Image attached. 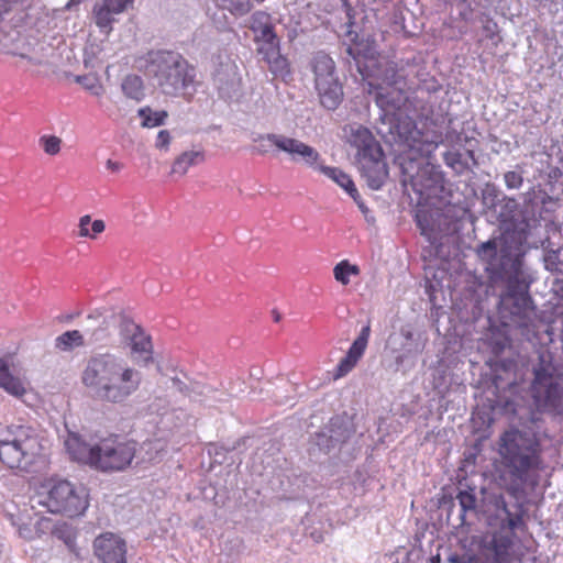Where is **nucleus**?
<instances>
[{"mask_svg": "<svg viewBox=\"0 0 563 563\" xmlns=\"http://www.w3.org/2000/svg\"><path fill=\"white\" fill-rule=\"evenodd\" d=\"M532 374L531 395L537 410L514 409L518 426L510 427L499 435L497 457L493 464L496 484L516 500L528 486L537 485L539 473L544 467L541 411L563 412L561 386L550 351L538 353Z\"/></svg>", "mask_w": 563, "mask_h": 563, "instance_id": "nucleus-1", "label": "nucleus"}, {"mask_svg": "<svg viewBox=\"0 0 563 563\" xmlns=\"http://www.w3.org/2000/svg\"><path fill=\"white\" fill-rule=\"evenodd\" d=\"M526 241L523 230L506 231L478 244L476 254L490 280L506 282L498 305L501 325L529 336L536 329V307L529 294L532 278L523 265Z\"/></svg>", "mask_w": 563, "mask_h": 563, "instance_id": "nucleus-2", "label": "nucleus"}, {"mask_svg": "<svg viewBox=\"0 0 563 563\" xmlns=\"http://www.w3.org/2000/svg\"><path fill=\"white\" fill-rule=\"evenodd\" d=\"M81 382L99 400L123 404L140 389L143 375L122 357L104 353L89 358Z\"/></svg>", "mask_w": 563, "mask_h": 563, "instance_id": "nucleus-3", "label": "nucleus"}, {"mask_svg": "<svg viewBox=\"0 0 563 563\" xmlns=\"http://www.w3.org/2000/svg\"><path fill=\"white\" fill-rule=\"evenodd\" d=\"M394 152V164L401 174V184L410 187L421 199L432 196L441 175L430 162V153L439 143H385Z\"/></svg>", "mask_w": 563, "mask_h": 563, "instance_id": "nucleus-4", "label": "nucleus"}, {"mask_svg": "<svg viewBox=\"0 0 563 563\" xmlns=\"http://www.w3.org/2000/svg\"><path fill=\"white\" fill-rule=\"evenodd\" d=\"M147 71L157 79L164 93L187 102L192 101L200 86L195 66L176 52H151Z\"/></svg>", "mask_w": 563, "mask_h": 563, "instance_id": "nucleus-5", "label": "nucleus"}, {"mask_svg": "<svg viewBox=\"0 0 563 563\" xmlns=\"http://www.w3.org/2000/svg\"><path fill=\"white\" fill-rule=\"evenodd\" d=\"M40 452V438L32 427L12 423L0 430V461L9 468L27 471Z\"/></svg>", "mask_w": 563, "mask_h": 563, "instance_id": "nucleus-6", "label": "nucleus"}, {"mask_svg": "<svg viewBox=\"0 0 563 563\" xmlns=\"http://www.w3.org/2000/svg\"><path fill=\"white\" fill-rule=\"evenodd\" d=\"M88 497V490L84 485H75L69 481L59 479L42 485L32 501L45 507L52 514H62L73 518L86 511L89 506Z\"/></svg>", "mask_w": 563, "mask_h": 563, "instance_id": "nucleus-7", "label": "nucleus"}, {"mask_svg": "<svg viewBox=\"0 0 563 563\" xmlns=\"http://www.w3.org/2000/svg\"><path fill=\"white\" fill-rule=\"evenodd\" d=\"M310 67L314 76V88L322 107L335 110L343 100V87L335 75V63L324 52H317Z\"/></svg>", "mask_w": 563, "mask_h": 563, "instance_id": "nucleus-8", "label": "nucleus"}, {"mask_svg": "<svg viewBox=\"0 0 563 563\" xmlns=\"http://www.w3.org/2000/svg\"><path fill=\"white\" fill-rule=\"evenodd\" d=\"M136 455V442L111 435L96 443L93 465L102 472H119L131 465Z\"/></svg>", "mask_w": 563, "mask_h": 563, "instance_id": "nucleus-9", "label": "nucleus"}, {"mask_svg": "<svg viewBox=\"0 0 563 563\" xmlns=\"http://www.w3.org/2000/svg\"><path fill=\"white\" fill-rule=\"evenodd\" d=\"M351 144L356 148L355 162L362 177L371 189H380L388 178L385 150L380 143Z\"/></svg>", "mask_w": 563, "mask_h": 563, "instance_id": "nucleus-10", "label": "nucleus"}, {"mask_svg": "<svg viewBox=\"0 0 563 563\" xmlns=\"http://www.w3.org/2000/svg\"><path fill=\"white\" fill-rule=\"evenodd\" d=\"M484 494L483 507L488 514V520L493 519L499 522L501 529L514 531L523 525V506L519 501L511 507L508 506L503 493L486 492ZM492 525V522H489Z\"/></svg>", "mask_w": 563, "mask_h": 563, "instance_id": "nucleus-11", "label": "nucleus"}, {"mask_svg": "<svg viewBox=\"0 0 563 563\" xmlns=\"http://www.w3.org/2000/svg\"><path fill=\"white\" fill-rule=\"evenodd\" d=\"M514 541L511 536L497 532L489 540H484L475 563H511Z\"/></svg>", "mask_w": 563, "mask_h": 563, "instance_id": "nucleus-12", "label": "nucleus"}, {"mask_svg": "<svg viewBox=\"0 0 563 563\" xmlns=\"http://www.w3.org/2000/svg\"><path fill=\"white\" fill-rule=\"evenodd\" d=\"M133 3L134 0H101L93 5L92 20L100 32L108 35L112 31L115 15L126 11Z\"/></svg>", "mask_w": 563, "mask_h": 563, "instance_id": "nucleus-13", "label": "nucleus"}, {"mask_svg": "<svg viewBox=\"0 0 563 563\" xmlns=\"http://www.w3.org/2000/svg\"><path fill=\"white\" fill-rule=\"evenodd\" d=\"M93 550L102 563H126V547L123 539L112 532H106L95 539Z\"/></svg>", "mask_w": 563, "mask_h": 563, "instance_id": "nucleus-14", "label": "nucleus"}, {"mask_svg": "<svg viewBox=\"0 0 563 563\" xmlns=\"http://www.w3.org/2000/svg\"><path fill=\"white\" fill-rule=\"evenodd\" d=\"M401 342L400 349L395 356L396 369L402 368L408 365L411 368L415 365V361L420 355L426 346L424 340L420 334L413 333L409 329H401L400 331Z\"/></svg>", "mask_w": 563, "mask_h": 563, "instance_id": "nucleus-15", "label": "nucleus"}, {"mask_svg": "<svg viewBox=\"0 0 563 563\" xmlns=\"http://www.w3.org/2000/svg\"><path fill=\"white\" fill-rule=\"evenodd\" d=\"M369 335L371 323L367 321V323L361 329L357 338L353 341L346 355L339 362L333 374L334 379L344 377L355 367L366 350Z\"/></svg>", "mask_w": 563, "mask_h": 563, "instance_id": "nucleus-16", "label": "nucleus"}, {"mask_svg": "<svg viewBox=\"0 0 563 563\" xmlns=\"http://www.w3.org/2000/svg\"><path fill=\"white\" fill-rule=\"evenodd\" d=\"M443 159L446 166L459 175L473 172L477 165L474 151L465 147L463 143H452L450 148L443 153Z\"/></svg>", "mask_w": 563, "mask_h": 563, "instance_id": "nucleus-17", "label": "nucleus"}, {"mask_svg": "<svg viewBox=\"0 0 563 563\" xmlns=\"http://www.w3.org/2000/svg\"><path fill=\"white\" fill-rule=\"evenodd\" d=\"M282 147V151L289 155L290 161L295 163H303L307 166L319 170L320 165H323L319 162L320 155L319 153L307 143H275Z\"/></svg>", "mask_w": 563, "mask_h": 563, "instance_id": "nucleus-18", "label": "nucleus"}, {"mask_svg": "<svg viewBox=\"0 0 563 563\" xmlns=\"http://www.w3.org/2000/svg\"><path fill=\"white\" fill-rule=\"evenodd\" d=\"M166 452V442L162 439L144 441L139 448L134 457L136 465L146 466L162 461Z\"/></svg>", "mask_w": 563, "mask_h": 563, "instance_id": "nucleus-19", "label": "nucleus"}, {"mask_svg": "<svg viewBox=\"0 0 563 563\" xmlns=\"http://www.w3.org/2000/svg\"><path fill=\"white\" fill-rule=\"evenodd\" d=\"M206 159L205 150L201 144H192L189 150L183 151L174 161L172 174L184 176L192 166L200 165Z\"/></svg>", "mask_w": 563, "mask_h": 563, "instance_id": "nucleus-20", "label": "nucleus"}, {"mask_svg": "<svg viewBox=\"0 0 563 563\" xmlns=\"http://www.w3.org/2000/svg\"><path fill=\"white\" fill-rule=\"evenodd\" d=\"M114 313L107 314L100 309L91 311L87 316V321H96V327H87L86 333L89 334V341L97 343L103 341L109 334L110 325L115 321Z\"/></svg>", "mask_w": 563, "mask_h": 563, "instance_id": "nucleus-21", "label": "nucleus"}, {"mask_svg": "<svg viewBox=\"0 0 563 563\" xmlns=\"http://www.w3.org/2000/svg\"><path fill=\"white\" fill-rule=\"evenodd\" d=\"M65 448L73 460L90 466L93 465L96 443L88 444L81 441L78 435L69 434L65 441Z\"/></svg>", "mask_w": 563, "mask_h": 563, "instance_id": "nucleus-22", "label": "nucleus"}, {"mask_svg": "<svg viewBox=\"0 0 563 563\" xmlns=\"http://www.w3.org/2000/svg\"><path fill=\"white\" fill-rule=\"evenodd\" d=\"M131 353L135 355V361L141 366H148L153 363V344L151 336L142 329L131 341L128 342Z\"/></svg>", "mask_w": 563, "mask_h": 563, "instance_id": "nucleus-23", "label": "nucleus"}, {"mask_svg": "<svg viewBox=\"0 0 563 563\" xmlns=\"http://www.w3.org/2000/svg\"><path fill=\"white\" fill-rule=\"evenodd\" d=\"M250 30L255 34L254 42L273 38L276 35L271 15L263 11H256L250 19Z\"/></svg>", "mask_w": 563, "mask_h": 563, "instance_id": "nucleus-24", "label": "nucleus"}, {"mask_svg": "<svg viewBox=\"0 0 563 563\" xmlns=\"http://www.w3.org/2000/svg\"><path fill=\"white\" fill-rule=\"evenodd\" d=\"M0 388L18 398L25 394V386L23 382L11 374L9 364L3 358H0Z\"/></svg>", "mask_w": 563, "mask_h": 563, "instance_id": "nucleus-25", "label": "nucleus"}, {"mask_svg": "<svg viewBox=\"0 0 563 563\" xmlns=\"http://www.w3.org/2000/svg\"><path fill=\"white\" fill-rule=\"evenodd\" d=\"M327 427L331 432L334 444L338 446L346 442L355 432L353 423L346 417H333L330 419Z\"/></svg>", "mask_w": 563, "mask_h": 563, "instance_id": "nucleus-26", "label": "nucleus"}, {"mask_svg": "<svg viewBox=\"0 0 563 563\" xmlns=\"http://www.w3.org/2000/svg\"><path fill=\"white\" fill-rule=\"evenodd\" d=\"M319 172L325 175L328 178L332 179L341 188H343L353 200H357V198H360V194L355 187L354 181L340 168L320 165Z\"/></svg>", "mask_w": 563, "mask_h": 563, "instance_id": "nucleus-27", "label": "nucleus"}, {"mask_svg": "<svg viewBox=\"0 0 563 563\" xmlns=\"http://www.w3.org/2000/svg\"><path fill=\"white\" fill-rule=\"evenodd\" d=\"M456 499L459 501V505L461 507L460 515H459V526H465L466 525V516L468 514L476 515L477 509V497L475 495V489H464L460 490L456 495Z\"/></svg>", "mask_w": 563, "mask_h": 563, "instance_id": "nucleus-28", "label": "nucleus"}, {"mask_svg": "<svg viewBox=\"0 0 563 563\" xmlns=\"http://www.w3.org/2000/svg\"><path fill=\"white\" fill-rule=\"evenodd\" d=\"M552 154L547 152L538 153L534 157H539L538 162L541 164V167H537L540 177H544L549 185H552L562 177L563 170L559 166H553L550 163Z\"/></svg>", "mask_w": 563, "mask_h": 563, "instance_id": "nucleus-29", "label": "nucleus"}, {"mask_svg": "<svg viewBox=\"0 0 563 563\" xmlns=\"http://www.w3.org/2000/svg\"><path fill=\"white\" fill-rule=\"evenodd\" d=\"M216 5L229 11L234 16H244L251 12L253 8L252 0H213Z\"/></svg>", "mask_w": 563, "mask_h": 563, "instance_id": "nucleus-30", "label": "nucleus"}, {"mask_svg": "<svg viewBox=\"0 0 563 563\" xmlns=\"http://www.w3.org/2000/svg\"><path fill=\"white\" fill-rule=\"evenodd\" d=\"M170 388L177 390L178 393L187 396L190 398V400L197 401L198 396H202L206 394V387L199 385L198 383H194L191 385H187L185 382H183L178 377H173L170 379ZM209 390V388H207Z\"/></svg>", "mask_w": 563, "mask_h": 563, "instance_id": "nucleus-31", "label": "nucleus"}, {"mask_svg": "<svg viewBox=\"0 0 563 563\" xmlns=\"http://www.w3.org/2000/svg\"><path fill=\"white\" fill-rule=\"evenodd\" d=\"M342 137L346 141H374L371 130L356 122L343 126Z\"/></svg>", "mask_w": 563, "mask_h": 563, "instance_id": "nucleus-32", "label": "nucleus"}, {"mask_svg": "<svg viewBox=\"0 0 563 563\" xmlns=\"http://www.w3.org/2000/svg\"><path fill=\"white\" fill-rule=\"evenodd\" d=\"M84 344V336L78 330L66 331L55 339V347L60 351H70Z\"/></svg>", "mask_w": 563, "mask_h": 563, "instance_id": "nucleus-33", "label": "nucleus"}, {"mask_svg": "<svg viewBox=\"0 0 563 563\" xmlns=\"http://www.w3.org/2000/svg\"><path fill=\"white\" fill-rule=\"evenodd\" d=\"M543 263L548 272L563 275V246L555 250H545Z\"/></svg>", "mask_w": 563, "mask_h": 563, "instance_id": "nucleus-34", "label": "nucleus"}, {"mask_svg": "<svg viewBox=\"0 0 563 563\" xmlns=\"http://www.w3.org/2000/svg\"><path fill=\"white\" fill-rule=\"evenodd\" d=\"M122 90L126 97L134 100H141L144 96L142 78L136 75L126 76L122 82Z\"/></svg>", "mask_w": 563, "mask_h": 563, "instance_id": "nucleus-35", "label": "nucleus"}, {"mask_svg": "<svg viewBox=\"0 0 563 563\" xmlns=\"http://www.w3.org/2000/svg\"><path fill=\"white\" fill-rule=\"evenodd\" d=\"M264 62L268 65L271 73L276 77L285 79L291 74L289 62L280 52Z\"/></svg>", "mask_w": 563, "mask_h": 563, "instance_id": "nucleus-36", "label": "nucleus"}, {"mask_svg": "<svg viewBox=\"0 0 563 563\" xmlns=\"http://www.w3.org/2000/svg\"><path fill=\"white\" fill-rule=\"evenodd\" d=\"M139 115L143 126L154 128L163 124L168 114L165 110L154 111L150 107H145L139 110Z\"/></svg>", "mask_w": 563, "mask_h": 563, "instance_id": "nucleus-37", "label": "nucleus"}, {"mask_svg": "<svg viewBox=\"0 0 563 563\" xmlns=\"http://www.w3.org/2000/svg\"><path fill=\"white\" fill-rule=\"evenodd\" d=\"M142 330V327L125 316H119V334L123 342L128 344L129 341Z\"/></svg>", "mask_w": 563, "mask_h": 563, "instance_id": "nucleus-38", "label": "nucleus"}, {"mask_svg": "<svg viewBox=\"0 0 563 563\" xmlns=\"http://www.w3.org/2000/svg\"><path fill=\"white\" fill-rule=\"evenodd\" d=\"M360 269L356 265H351L347 261L338 263L333 268L334 278L342 285L350 283L351 275H358Z\"/></svg>", "mask_w": 563, "mask_h": 563, "instance_id": "nucleus-39", "label": "nucleus"}, {"mask_svg": "<svg viewBox=\"0 0 563 563\" xmlns=\"http://www.w3.org/2000/svg\"><path fill=\"white\" fill-rule=\"evenodd\" d=\"M257 44V53L262 56L263 60L275 56L280 52L279 40L277 35H274L273 38H266L263 41L255 42Z\"/></svg>", "mask_w": 563, "mask_h": 563, "instance_id": "nucleus-40", "label": "nucleus"}, {"mask_svg": "<svg viewBox=\"0 0 563 563\" xmlns=\"http://www.w3.org/2000/svg\"><path fill=\"white\" fill-rule=\"evenodd\" d=\"M312 443L323 453H329L330 451L338 448V445L334 444L331 432L327 426L314 434L312 438Z\"/></svg>", "mask_w": 563, "mask_h": 563, "instance_id": "nucleus-41", "label": "nucleus"}, {"mask_svg": "<svg viewBox=\"0 0 563 563\" xmlns=\"http://www.w3.org/2000/svg\"><path fill=\"white\" fill-rule=\"evenodd\" d=\"M76 81L93 96H101L104 92L102 84L100 82L99 78L95 75L89 74L77 76Z\"/></svg>", "mask_w": 563, "mask_h": 563, "instance_id": "nucleus-42", "label": "nucleus"}, {"mask_svg": "<svg viewBox=\"0 0 563 563\" xmlns=\"http://www.w3.org/2000/svg\"><path fill=\"white\" fill-rule=\"evenodd\" d=\"M504 181L509 190L519 189L523 184V170L517 166L514 170H508L504 174Z\"/></svg>", "mask_w": 563, "mask_h": 563, "instance_id": "nucleus-43", "label": "nucleus"}, {"mask_svg": "<svg viewBox=\"0 0 563 563\" xmlns=\"http://www.w3.org/2000/svg\"><path fill=\"white\" fill-rule=\"evenodd\" d=\"M371 92H375V100H376V103L377 106H379L380 108L383 109H388V108H395L396 104H397V101L394 97H389L388 93H385L384 92V88L380 87V86H377V87H374L372 84H371Z\"/></svg>", "mask_w": 563, "mask_h": 563, "instance_id": "nucleus-44", "label": "nucleus"}, {"mask_svg": "<svg viewBox=\"0 0 563 563\" xmlns=\"http://www.w3.org/2000/svg\"><path fill=\"white\" fill-rule=\"evenodd\" d=\"M252 154L271 155L272 157H278L279 153L283 152L279 145L275 143H261L250 148Z\"/></svg>", "mask_w": 563, "mask_h": 563, "instance_id": "nucleus-45", "label": "nucleus"}, {"mask_svg": "<svg viewBox=\"0 0 563 563\" xmlns=\"http://www.w3.org/2000/svg\"><path fill=\"white\" fill-rule=\"evenodd\" d=\"M483 32L485 34V37L494 41L497 37L499 38V27L497 22L492 18H486V20L483 22Z\"/></svg>", "mask_w": 563, "mask_h": 563, "instance_id": "nucleus-46", "label": "nucleus"}, {"mask_svg": "<svg viewBox=\"0 0 563 563\" xmlns=\"http://www.w3.org/2000/svg\"><path fill=\"white\" fill-rule=\"evenodd\" d=\"M15 4V0H0V23L11 14Z\"/></svg>", "mask_w": 563, "mask_h": 563, "instance_id": "nucleus-47", "label": "nucleus"}, {"mask_svg": "<svg viewBox=\"0 0 563 563\" xmlns=\"http://www.w3.org/2000/svg\"><path fill=\"white\" fill-rule=\"evenodd\" d=\"M91 222L90 216L86 214L79 219V235L80 236H90L93 238V235L90 234L88 230V225Z\"/></svg>", "mask_w": 563, "mask_h": 563, "instance_id": "nucleus-48", "label": "nucleus"}, {"mask_svg": "<svg viewBox=\"0 0 563 563\" xmlns=\"http://www.w3.org/2000/svg\"><path fill=\"white\" fill-rule=\"evenodd\" d=\"M44 152L48 155H56L60 152V143H43Z\"/></svg>", "mask_w": 563, "mask_h": 563, "instance_id": "nucleus-49", "label": "nucleus"}, {"mask_svg": "<svg viewBox=\"0 0 563 563\" xmlns=\"http://www.w3.org/2000/svg\"><path fill=\"white\" fill-rule=\"evenodd\" d=\"M104 228H106V224L102 220H95L92 223H91V231H92V234L91 235H96V234H99L101 232L104 231Z\"/></svg>", "mask_w": 563, "mask_h": 563, "instance_id": "nucleus-50", "label": "nucleus"}, {"mask_svg": "<svg viewBox=\"0 0 563 563\" xmlns=\"http://www.w3.org/2000/svg\"><path fill=\"white\" fill-rule=\"evenodd\" d=\"M263 371L258 367H253L250 371V377L255 380H260L262 378Z\"/></svg>", "mask_w": 563, "mask_h": 563, "instance_id": "nucleus-51", "label": "nucleus"}, {"mask_svg": "<svg viewBox=\"0 0 563 563\" xmlns=\"http://www.w3.org/2000/svg\"><path fill=\"white\" fill-rule=\"evenodd\" d=\"M107 167L112 172H119L122 168V164L113 162L112 159L107 161Z\"/></svg>", "mask_w": 563, "mask_h": 563, "instance_id": "nucleus-52", "label": "nucleus"}, {"mask_svg": "<svg viewBox=\"0 0 563 563\" xmlns=\"http://www.w3.org/2000/svg\"><path fill=\"white\" fill-rule=\"evenodd\" d=\"M158 141H169L170 134L167 130H162L158 132Z\"/></svg>", "mask_w": 563, "mask_h": 563, "instance_id": "nucleus-53", "label": "nucleus"}, {"mask_svg": "<svg viewBox=\"0 0 563 563\" xmlns=\"http://www.w3.org/2000/svg\"><path fill=\"white\" fill-rule=\"evenodd\" d=\"M356 202V205L358 206V208L361 209V211L366 214L367 211H368V208L364 205L363 200L360 198H357V200H354Z\"/></svg>", "mask_w": 563, "mask_h": 563, "instance_id": "nucleus-54", "label": "nucleus"}, {"mask_svg": "<svg viewBox=\"0 0 563 563\" xmlns=\"http://www.w3.org/2000/svg\"><path fill=\"white\" fill-rule=\"evenodd\" d=\"M40 141H49V142H53V141H60L59 139H57L56 136H42L40 139Z\"/></svg>", "mask_w": 563, "mask_h": 563, "instance_id": "nucleus-55", "label": "nucleus"}, {"mask_svg": "<svg viewBox=\"0 0 563 563\" xmlns=\"http://www.w3.org/2000/svg\"><path fill=\"white\" fill-rule=\"evenodd\" d=\"M82 0H69V2L67 3V8H70L73 5H77L81 2Z\"/></svg>", "mask_w": 563, "mask_h": 563, "instance_id": "nucleus-56", "label": "nucleus"}, {"mask_svg": "<svg viewBox=\"0 0 563 563\" xmlns=\"http://www.w3.org/2000/svg\"><path fill=\"white\" fill-rule=\"evenodd\" d=\"M273 317L276 322L280 320V313L276 310L273 311Z\"/></svg>", "mask_w": 563, "mask_h": 563, "instance_id": "nucleus-57", "label": "nucleus"}, {"mask_svg": "<svg viewBox=\"0 0 563 563\" xmlns=\"http://www.w3.org/2000/svg\"><path fill=\"white\" fill-rule=\"evenodd\" d=\"M96 325H97V322H96V321H90V322H88V321L86 320V327H96ZM86 329H87V328H85V330H86Z\"/></svg>", "mask_w": 563, "mask_h": 563, "instance_id": "nucleus-58", "label": "nucleus"}, {"mask_svg": "<svg viewBox=\"0 0 563 563\" xmlns=\"http://www.w3.org/2000/svg\"><path fill=\"white\" fill-rule=\"evenodd\" d=\"M167 145L168 143L166 142L161 143V147L164 148L165 151H167Z\"/></svg>", "mask_w": 563, "mask_h": 563, "instance_id": "nucleus-59", "label": "nucleus"}, {"mask_svg": "<svg viewBox=\"0 0 563 563\" xmlns=\"http://www.w3.org/2000/svg\"><path fill=\"white\" fill-rule=\"evenodd\" d=\"M276 401H278L279 404H286L288 400H282V399H276Z\"/></svg>", "mask_w": 563, "mask_h": 563, "instance_id": "nucleus-60", "label": "nucleus"}]
</instances>
